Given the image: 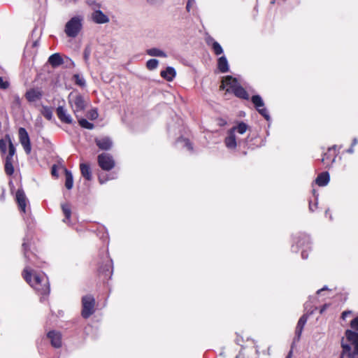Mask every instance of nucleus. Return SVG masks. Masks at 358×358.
I'll return each instance as SVG.
<instances>
[{"label": "nucleus", "instance_id": "obj_34", "mask_svg": "<svg viewBox=\"0 0 358 358\" xmlns=\"http://www.w3.org/2000/svg\"><path fill=\"white\" fill-rule=\"evenodd\" d=\"M73 78L76 83L80 87H83L85 85V80L82 76H80L79 75H74Z\"/></svg>", "mask_w": 358, "mask_h": 358}, {"label": "nucleus", "instance_id": "obj_39", "mask_svg": "<svg viewBox=\"0 0 358 358\" xmlns=\"http://www.w3.org/2000/svg\"><path fill=\"white\" fill-rule=\"evenodd\" d=\"M341 345L343 349V353L350 352V346L348 344L345 343L343 340L342 341Z\"/></svg>", "mask_w": 358, "mask_h": 358}, {"label": "nucleus", "instance_id": "obj_12", "mask_svg": "<svg viewBox=\"0 0 358 358\" xmlns=\"http://www.w3.org/2000/svg\"><path fill=\"white\" fill-rule=\"evenodd\" d=\"M15 199L21 211L25 213L27 199L24 191L22 189H18L16 192Z\"/></svg>", "mask_w": 358, "mask_h": 358}, {"label": "nucleus", "instance_id": "obj_26", "mask_svg": "<svg viewBox=\"0 0 358 358\" xmlns=\"http://www.w3.org/2000/svg\"><path fill=\"white\" fill-rule=\"evenodd\" d=\"M146 52L148 55L151 57H166V54L162 50L153 48L146 50Z\"/></svg>", "mask_w": 358, "mask_h": 358}, {"label": "nucleus", "instance_id": "obj_3", "mask_svg": "<svg viewBox=\"0 0 358 358\" xmlns=\"http://www.w3.org/2000/svg\"><path fill=\"white\" fill-rule=\"evenodd\" d=\"M83 18L80 16H76L72 17L69 22H66L65 26V33L69 37L75 38L83 27Z\"/></svg>", "mask_w": 358, "mask_h": 358}, {"label": "nucleus", "instance_id": "obj_36", "mask_svg": "<svg viewBox=\"0 0 358 358\" xmlns=\"http://www.w3.org/2000/svg\"><path fill=\"white\" fill-rule=\"evenodd\" d=\"M9 87V83L0 77V89L6 90Z\"/></svg>", "mask_w": 358, "mask_h": 358}, {"label": "nucleus", "instance_id": "obj_32", "mask_svg": "<svg viewBox=\"0 0 358 358\" xmlns=\"http://www.w3.org/2000/svg\"><path fill=\"white\" fill-rule=\"evenodd\" d=\"M158 64H159V62L158 60L155 59H149L147 63H146V67L149 69V70H154L155 69L157 66H158Z\"/></svg>", "mask_w": 358, "mask_h": 358}, {"label": "nucleus", "instance_id": "obj_15", "mask_svg": "<svg viewBox=\"0 0 358 358\" xmlns=\"http://www.w3.org/2000/svg\"><path fill=\"white\" fill-rule=\"evenodd\" d=\"M48 337L50 339L51 344L55 348H59L62 345V336L60 333L55 331H50Z\"/></svg>", "mask_w": 358, "mask_h": 358}, {"label": "nucleus", "instance_id": "obj_4", "mask_svg": "<svg viewBox=\"0 0 358 358\" xmlns=\"http://www.w3.org/2000/svg\"><path fill=\"white\" fill-rule=\"evenodd\" d=\"M6 141L8 143L9 151L8 155L6 157L5 162V171L6 174L10 176L14 172V168L13 166V157L15 153V148L11 141V139L9 136H6Z\"/></svg>", "mask_w": 358, "mask_h": 358}, {"label": "nucleus", "instance_id": "obj_46", "mask_svg": "<svg viewBox=\"0 0 358 358\" xmlns=\"http://www.w3.org/2000/svg\"><path fill=\"white\" fill-rule=\"evenodd\" d=\"M286 358H292V352H290L289 353V355H287V357Z\"/></svg>", "mask_w": 358, "mask_h": 358}, {"label": "nucleus", "instance_id": "obj_17", "mask_svg": "<svg viewBox=\"0 0 358 358\" xmlns=\"http://www.w3.org/2000/svg\"><path fill=\"white\" fill-rule=\"evenodd\" d=\"M224 143L227 148H228L229 149L234 150L236 148V139L235 134L233 133V131L229 130L228 131V134L227 136L225 138Z\"/></svg>", "mask_w": 358, "mask_h": 358}, {"label": "nucleus", "instance_id": "obj_50", "mask_svg": "<svg viewBox=\"0 0 358 358\" xmlns=\"http://www.w3.org/2000/svg\"><path fill=\"white\" fill-rule=\"evenodd\" d=\"M349 152H353L352 149H350V150H349Z\"/></svg>", "mask_w": 358, "mask_h": 358}, {"label": "nucleus", "instance_id": "obj_21", "mask_svg": "<svg viewBox=\"0 0 358 358\" xmlns=\"http://www.w3.org/2000/svg\"><path fill=\"white\" fill-rule=\"evenodd\" d=\"M48 62L52 66L57 67L62 64L64 61L59 53H55L49 57Z\"/></svg>", "mask_w": 358, "mask_h": 358}, {"label": "nucleus", "instance_id": "obj_7", "mask_svg": "<svg viewBox=\"0 0 358 358\" xmlns=\"http://www.w3.org/2000/svg\"><path fill=\"white\" fill-rule=\"evenodd\" d=\"M18 134L20 142L24 148V151L27 154H29L31 152V147L28 133L24 128L20 127L18 131Z\"/></svg>", "mask_w": 358, "mask_h": 358}, {"label": "nucleus", "instance_id": "obj_53", "mask_svg": "<svg viewBox=\"0 0 358 358\" xmlns=\"http://www.w3.org/2000/svg\"><path fill=\"white\" fill-rule=\"evenodd\" d=\"M342 358V357H341Z\"/></svg>", "mask_w": 358, "mask_h": 358}, {"label": "nucleus", "instance_id": "obj_1", "mask_svg": "<svg viewBox=\"0 0 358 358\" xmlns=\"http://www.w3.org/2000/svg\"><path fill=\"white\" fill-rule=\"evenodd\" d=\"M22 275L25 280L40 294H49V282L45 274L33 273L30 268L26 267L22 272Z\"/></svg>", "mask_w": 358, "mask_h": 358}, {"label": "nucleus", "instance_id": "obj_42", "mask_svg": "<svg viewBox=\"0 0 358 358\" xmlns=\"http://www.w3.org/2000/svg\"><path fill=\"white\" fill-rule=\"evenodd\" d=\"M89 116L92 120L96 119L98 117V113L95 110H92L89 112Z\"/></svg>", "mask_w": 358, "mask_h": 358}, {"label": "nucleus", "instance_id": "obj_10", "mask_svg": "<svg viewBox=\"0 0 358 358\" xmlns=\"http://www.w3.org/2000/svg\"><path fill=\"white\" fill-rule=\"evenodd\" d=\"M94 141L99 148L103 150H110L113 146V141L108 136L96 138Z\"/></svg>", "mask_w": 358, "mask_h": 358}, {"label": "nucleus", "instance_id": "obj_30", "mask_svg": "<svg viewBox=\"0 0 358 358\" xmlns=\"http://www.w3.org/2000/svg\"><path fill=\"white\" fill-rule=\"evenodd\" d=\"M78 123L82 127L85 129H92L94 128V124L92 123H90L87 120L83 118L78 119Z\"/></svg>", "mask_w": 358, "mask_h": 358}, {"label": "nucleus", "instance_id": "obj_16", "mask_svg": "<svg viewBox=\"0 0 358 358\" xmlns=\"http://www.w3.org/2000/svg\"><path fill=\"white\" fill-rule=\"evenodd\" d=\"M206 43L208 45L211 47L213 51L216 55H220L223 52L222 46L220 43L215 41L213 38L210 36L207 37Z\"/></svg>", "mask_w": 358, "mask_h": 358}, {"label": "nucleus", "instance_id": "obj_24", "mask_svg": "<svg viewBox=\"0 0 358 358\" xmlns=\"http://www.w3.org/2000/svg\"><path fill=\"white\" fill-rule=\"evenodd\" d=\"M329 181V175L327 172L320 173L316 178V183L319 186H325Z\"/></svg>", "mask_w": 358, "mask_h": 358}, {"label": "nucleus", "instance_id": "obj_27", "mask_svg": "<svg viewBox=\"0 0 358 358\" xmlns=\"http://www.w3.org/2000/svg\"><path fill=\"white\" fill-rule=\"evenodd\" d=\"M64 171H65V177H66L65 187H66V189H72L73 185V179L72 173L67 169H65Z\"/></svg>", "mask_w": 358, "mask_h": 358}, {"label": "nucleus", "instance_id": "obj_5", "mask_svg": "<svg viewBox=\"0 0 358 358\" xmlns=\"http://www.w3.org/2000/svg\"><path fill=\"white\" fill-rule=\"evenodd\" d=\"M82 315L85 318L89 317L94 311V299L90 295L85 296L82 299Z\"/></svg>", "mask_w": 358, "mask_h": 358}, {"label": "nucleus", "instance_id": "obj_22", "mask_svg": "<svg viewBox=\"0 0 358 358\" xmlns=\"http://www.w3.org/2000/svg\"><path fill=\"white\" fill-rule=\"evenodd\" d=\"M80 169L82 176L87 180H92V172L90 166L85 163L80 164Z\"/></svg>", "mask_w": 358, "mask_h": 358}, {"label": "nucleus", "instance_id": "obj_31", "mask_svg": "<svg viewBox=\"0 0 358 358\" xmlns=\"http://www.w3.org/2000/svg\"><path fill=\"white\" fill-rule=\"evenodd\" d=\"M62 211L65 215V220H64V222H66V220H69L71 217V208L69 206V204L65 203L62 206Z\"/></svg>", "mask_w": 358, "mask_h": 358}, {"label": "nucleus", "instance_id": "obj_23", "mask_svg": "<svg viewBox=\"0 0 358 358\" xmlns=\"http://www.w3.org/2000/svg\"><path fill=\"white\" fill-rule=\"evenodd\" d=\"M217 68L222 73H226L229 71L228 62L224 56H222L217 59Z\"/></svg>", "mask_w": 358, "mask_h": 358}, {"label": "nucleus", "instance_id": "obj_9", "mask_svg": "<svg viewBox=\"0 0 358 358\" xmlns=\"http://www.w3.org/2000/svg\"><path fill=\"white\" fill-rule=\"evenodd\" d=\"M56 113L61 122L66 124L73 123V118L64 106H58Z\"/></svg>", "mask_w": 358, "mask_h": 358}, {"label": "nucleus", "instance_id": "obj_29", "mask_svg": "<svg viewBox=\"0 0 358 358\" xmlns=\"http://www.w3.org/2000/svg\"><path fill=\"white\" fill-rule=\"evenodd\" d=\"M252 101L254 103V105L255 106V107L257 108V109L264 106V101H263L262 97L259 95L253 96L252 97Z\"/></svg>", "mask_w": 358, "mask_h": 358}, {"label": "nucleus", "instance_id": "obj_6", "mask_svg": "<svg viewBox=\"0 0 358 358\" xmlns=\"http://www.w3.org/2000/svg\"><path fill=\"white\" fill-rule=\"evenodd\" d=\"M98 164L105 171H109L115 166L113 157L106 153H102L98 156Z\"/></svg>", "mask_w": 358, "mask_h": 358}, {"label": "nucleus", "instance_id": "obj_14", "mask_svg": "<svg viewBox=\"0 0 358 358\" xmlns=\"http://www.w3.org/2000/svg\"><path fill=\"white\" fill-rule=\"evenodd\" d=\"M336 146L334 145L328 150V153L324 154V157L322 159V162L327 166L330 165L335 161Z\"/></svg>", "mask_w": 358, "mask_h": 358}, {"label": "nucleus", "instance_id": "obj_19", "mask_svg": "<svg viewBox=\"0 0 358 358\" xmlns=\"http://www.w3.org/2000/svg\"><path fill=\"white\" fill-rule=\"evenodd\" d=\"M307 320H308L307 315H303L300 317V319L298 321V323H297V325L296 327V331H295L296 335L298 337V338H299L301 335V333L303 329V327L306 324Z\"/></svg>", "mask_w": 358, "mask_h": 358}, {"label": "nucleus", "instance_id": "obj_49", "mask_svg": "<svg viewBox=\"0 0 358 358\" xmlns=\"http://www.w3.org/2000/svg\"><path fill=\"white\" fill-rule=\"evenodd\" d=\"M242 355H243V356H245V352H244V351H243V352H242Z\"/></svg>", "mask_w": 358, "mask_h": 358}, {"label": "nucleus", "instance_id": "obj_44", "mask_svg": "<svg viewBox=\"0 0 358 358\" xmlns=\"http://www.w3.org/2000/svg\"><path fill=\"white\" fill-rule=\"evenodd\" d=\"M351 314V312L350 311H344L343 313H342V318L343 319H345L348 315H350Z\"/></svg>", "mask_w": 358, "mask_h": 358}, {"label": "nucleus", "instance_id": "obj_13", "mask_svg": "<svg viewBox=\"0 0 358 358\" xmlns=\"http://www.w3.org/2000/svg\"><path fill=\"white\" fill-rule=\"evenodd\" d=\"M347 340L354 346V354H358V333L351 330L345 331Z\"/></svg>", "mask_w": 358, "mask_h": 358}, {"label": "nucleus", "instance_id": "obj_2", "mask_svg": "<svg viewBox=\"0 0 358 358\" xmlns=\"http://www.w3.org/2000/svg\"><path fill=\"white\" fill-rule=\"evenodd\" d=\"M68 102L74 115L78 117V113L83 111L87 105V101L79 94L70 93L68 96Z\"/></svg>", "mask_w": 358, "mask_h": 358}, {"label": "nucleus", "instance_id": "obj_20", "mask_svg": "<svg viewBox=\"0 0 358 358\" xmlns=\"http://www.w3.org/2000/svg\"><path fill=\"white\" fill-rule=\"evenodd\" d=\"M176 73L173 68L167 67L161 72V76L168 81H171L176 76Z\"/></svg>", "mask_w": 358, "mask_h": 358}, {"label": "nucleus", "instance_id": "obj_37", "mask_svg": "<svg viewBox=\"0 0 358 358\" xmlns=\"http://www.w3.org/2000/svg\"><path fill=\"white\" fill-rule=\"evenodd\" d=\"M21 104V99L19 96L15 95L13 96V105L16 107H20Z\"/></svg>", "mask_w": 358, "mask_h": 358}, {"label": "nucleus", "instance_id": "obj_38", "mask_svg": "<svg viewBox=\"0 0 358 358\" xmlns=\"http://www.w3.org/2000/svg\"><path fill=\"white\" fill-rule=\"evenodd\" d=\"M0 150L3 153L6 152V141L4 140H0Z\"/></svg>", "mask_w": 358, "mask_h": 358}, {"label": "nucleus", "instance_id": "obj_11", "mask_svg": "<svg viewBox=\"0 0 358 358\" xmlns=\"http://www.w3.org/2000/svg\"><path fill=\"white\" fill-rule=\"evenodd\" d=\"M238 85V83L236 79L229 76L223 79L220 87L223 90L225 89L227 92H230Z\"/></svg>", "mask_w": 358, "mask_h": 358}, {"label": "nucleus", "instance_id": "obj_52", "mask_svg": "<svg viewBox=\"0 0 358 358\" xmlns=\"http://www.w3.org/2000/svg\"><path fill=\"white\" fill-rule=\"evenodd\" d=\"M323 310H324V308H322V310H320V313H322Z\"/></svg>", "mask_w": 358, "mask_h": 358}, {"label": "nucleus", "instance_id": "obj_25", "mask_svg": "<svg viewBox=\"0 0 358 358\" xmlns=\"http://www.w3.org/2000/svg\"><path fill=\"white\" fill-rule=\"evenodd\" d=\"M231 92H233L236 96L243 98V99H248V94L247 92L239 85H236Z\"/></svg>", "mask_w": 358, "mask_h": 358}, {"label": "nucleus", "instance_id": "obj_45", "mask_svg": "<svg viewBox=\"0 0 358 358\" xmlns=\"http://www.w3.org/2000/svg\"><path fill=\"white\" fill-rule=\"evenodd\" d=\"M52 174L53 176H57V171H56V169L55 166L52 167Z\"/></svg>", "mask_w": 358, "mask_h": 358}, {"label": "nucleus", "instance_id": "obj_51", "mask_svg": "<svg viewBox=\"0 0 358 358\" xmlns=\"http://www.w3.org/2000/svg\"><path fill=\"white\" fill-rule=\"evenodd\" d=\"M323 310H324V308H322V310H320V313H322Z\"/></svg>", "mask_w": 358, "mask_h": 358}, {"label": "nucleus", "instance_id": "obj_8", "mask_svg": "<svg viewBox=\"0 0 358 358\" xmlns=\"http://www.w3.org/2000/svg\"><path fill=\"white\" fill-rule=\"evenodd\" d=\"M25 98L29 102L40 100L43 96V91L40 88H31L25 93Z\"/></svg>", "mask_w": 358, "mask_h": 358}, {"label": "nucleus", "instance_id": "obj_43", "mask_svg": "<svg viewBox=\"0 0 358 358\" xmlns=\"http://www.w3.org/2000/svg\"><path fill=\"white\" fill-rule=\"evenodd\" d=\"M148 3L152 5H156L158 3H161L163 0H147Z\"/></svg>", "mask_w": 358, "mask_h": 358}, {"label": "nucleus", "instance_id": "obj_48", "mask_svg": "<svg viewBox=\"0 0 358 358\" xmlns=\"http://www.w3.org/2000/svg\"><path fill=\"white\" fill-rule=\"evenodd\" d=\"M356 143H357V140H356V139H355V140L353 141V145H355Z\"/></svg>", "mask_w": 358, "mask_h": 358}, {"label": "nucleus", "instance_id": "obj_41", "mask_svg": "<svg viewBox=\"0 0 358 358\" xmlns=\"http://www.w3.org/2000/svg\"><path fill=\"white\" fill-rule=\"evenodd\" d=\"M352 328L358 331V316L351 321Z\"/></svg>", "mask_w": 358, "mask_h": 358}, {"label": "nucleus", "instance_id": "obj_33", "mask_svg": "<svg viewBox=\"0 0 358 358\" xmlns=\"http://www.w3.org/2000/svg\"><path fill=\"white\" fill-rule=\"evenodd\" d=\"M41 113L48 120H50L52 117V110L46 106L43 107Z\"/></svg>", "mask_w": 358, "mask_h": 358}, {"label": "nucleus", "instance_id": "obj_18", "mask_svg": "<svg viewBox=\"0 0 358 358\" xmlns=\"http://www.w3.org/2000/svg\"><path fill=\"white\" fill-rule=\"evenodd\" d=\"M92 20L98 24L106 23L109 21L108 17L101 10H96L92 13Z\"/></svg>", "mask_w": 358, "mask_h": 358}, {"label": "nucleus", "instance_id": "obj_28", "mask_svg": "<svg viewBox=\"0 0 358 358\" xmlns=\"http://www.w3.org/2000/svg\"><path fill=\"white\" fill-rule=\"evenodd\" d=\"M248 129V126L244 122H240L236 127H233L230 131H233V133L238 132L240 134H243L246 132Z\"/></svg>", "mask_w": 358, "mask_h": 358}, {"label": "nucleus", "instance_id": "obj_40", "mask_svg": "<svg viewBox=\"0 0 358 358\" xmlns=\"http://www.w3.org/2000/svg\"><path fill=\"white\" fill-rule=\"evenodd\" d=\"M90 55V49L88 48H86L84 50V59L86 62H88L89 57Z\"/></svg>", "mask_w": 358, "mask_h": 358}, {"label": "nucleus", "instance_id": "obj_35", "mask_svg": "<svg viewBox=\"0 0 358 358\" xmlns=\"http://www.w3.org/2000/svg\"><path fill=\"white\" fill-rule=\"evenodd\" d=\"M259 113L263 115L266 120H268L269 119V115H268V111L264 107H261V108H257Z\"/></svg>", "mask_w": 358, "mask_h": 358}, {"label": "nucleus", "instance_id": "obj_47", "mask_svg": "<svg viewBox=\"0 0 358 358\" xmlns=\"http://www.w3.org/2000/svg\"><path fill=\"white\" fill-rule=\"evenodd\" d=\"M326 289V288H322V289H319V290L317 291V294H320L322 291H323V290H324V289Z\"/></svg>", "mask_w": 358, "mask_h": 358}]
</instances>
